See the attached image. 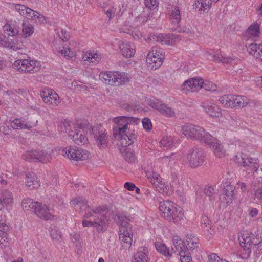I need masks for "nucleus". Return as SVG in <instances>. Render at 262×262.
<instances>
[{
  "instance_id": "f257e3e1",
  "label": "nucleus",
  "mask_w": 262,
  "mask_h": 262,
  "mask_svg": "<svg viewBox=\"0 0 262 262\" xmlns=\"http://www.w3.org/2000/svg\"><path fill=\"white\" fill-rule=\"evenodd\" d=\"M114 123L113 135L119 140V145L126 147L133 144L136 139V135L130 132L131 126L137 125L140 119L136 117L118 116L113 119Z\"/></svg>"
},
{
  "instance_id": "f03ea898",
  "label": "nucleus",
  "mask_w": 262,
  "mask_h": 262,
  "mask_svg": "<svg viewBox=\"0 0 262 262\" xmlns=\"http://www.w3.org/2000/svg\"><path fill=\"white\" fill-rule=\"evenodd\" d=\"M159 209L161 216L169 222L179 224H181L182 220H183L184 214L182 208L177 207L171 201L166 200L160 202Z\"/></svg>"
},
{
  "instance_id": "7ed1b4c3",
  "label": "nucleus",
  "mask_w": 262,
  "mask_h": 262,
  "mask_svg": "<svg viewBox=\"0 0 262 262\" xmlns=\"http://www.w3.org/2000/svg\"><path fill=\"white\" fill-rule=\"evenodd\" d=\"M239 239L241 246L244 251L243 253V258H248L252 250L254 251V254L257 257L259 256L261 250V246H259L261 243L260 238L256 237L254 234L245 233L242 234Z\"/></svg>"
},
{
  "instance_id": "20e7f679",
  "label": "nucleus",
  "mask_w": 262,
  "mask_h": 262,
  "mask_svg": "<svg viewBox=\"0 0 262 262\" xmlns=\"http://www.w3.org/2000/svg\"><path fill=\"white\" fill-rule=\"evenodd\" d=\"M77 127L86 130V134L90 135H94L97 144L100 148H106L108 142V135L106 133L100 130L99 126H92L88 121L78 124Z\"/></svg>"
},
{
  "instance_id": "39448f33",
  "label": "nucleus",
  "mask_w": 262,
  "mask_h": 262,
  "mask_svg": "<svg viewBox=\"0 0 262 262\" xmlns=\"http://www.w3.org/2000/svg\"><path fill=\"white\" fill-rule=\"evenodd\" d=\"M70 204L73 206H77L79 207L81 210L85 211L84 217L89 218L91 217H95L96 216L97 217H101L102 215L106 217L104 214V212L106 211V208L105 207L98 206L94 209L91 208L88 205L87 201L85 199L78 197L73 199L70 202Z\"/></svg>"
},
{
  "instance_id": "423d86ee",
  "label": "nucleus",
  "mask_w": 262,
  "mask_h": 262,
  "mask_svg": "<svg viewBox=\"0 0 262 262\" xmlns=\"http://www.w3.org/2000/svg\"><path fill=\"white\" fill-rule=\"evenodd\" d=\"M117 224L119 228V238L122 246L124 247H129L133 241V232L131 226L128 223V219L123 215H118Z\"/></svg>"
},
{
  "instance_id": "0eeeda50",
  "label": "nucleus",
  "mask_w": 262,
  "mask_h": 262,
  "mask_svg": "<svg viewBox=\"0 0 262 262\" xmlns=\"http://www.w3.org/2000/svg\"><path fill=\"white\" fill-rule=\"evenodd\" d=\"M99 78L106 84L116 86L124 84L129 81L128 74L117 71L102 72L99 74Z\"/></svg>"
},
{
  "instance_id": "6e6552de",
  "label": "nucleus",
  "mask_w": 262,
  "mask_h": 262,
  "mask_svg": "<svg viewBox=\"0 0 262 262\" xmlns=\"http://www.w3.org/2000/svg\"><path fill=\"white\" fill-rule=\"evenodd\" d=\"M181 130L187 138L198 140L205 143L206 135L209 134L206 132L201 126L193 124H186L182 126Z\"/></svg>"
},
{
  "instance_id": "1a4fd4ad",
  "label": "nucleus",
  "mask_w": 262,
  "mask_h": 262,
  "mask_svg": "<svg viewBox=\"0 0 262 262\" xmlns=\"http://www.w3.org/2000/svg\"><path fill=\"white\" fill-rule=\"evenodd\" d=\"M12 67L17 71L33 74L39 71L41 65L36 60L18 59L14 61Z\"/></svg>"
},
{
  "instance_id": "9d476101",
  "label": "nucleus",
  "mask_w": 262,
  "mask_h": 262,
  "mask_svg": "<svg viewBox=\"0 0 262 262\" xmlns=\"http://www.w3.org/2000/svg\"><path fill=\"white\" fill-rule=\"evenodd\" d=\"M164 59L163 50L157 46L153 47L149 51L146 62L151 69H157L162 64Z\"/></svg>"
},
{
  "instance_id": "9b49d317",
  "label": "nucleus",
  "mask_w": 262,
  "mask_h": 262,
  "mask_svg": "<svg viewBox=\"0 0 262 262\" xmlns=\"http://www.w3.org/2000/svg\"><path fill=\"white\" fill-rule=\"evenodd\" d=\"M64 157L75 161L85 160L89 158V154L85 150L77 146H68L62 150Z\"/></svg>"
},
{
  "instance_id": "f8f14e48",
  "label": "nucleus",
  "mask_w": 262,
  "mask_h": 262,
  "mask_svg": "<svg viewBox=\"0 0 262 262\" xmlns=\"http://www.w3.org/2000/svg\"><path fill=\"white\" fill-rule=\"evenodd\" d=\"M172 243L176 249L174 252L180 256L181 262H192L191 257L187 251V247L184 245L182 240L178 236H173Z\"/></svg>"
},
{
  "instance_id": "ddd939ff",
  "label": "nucleus",
  "mask_w": 262,
  "mask_h": 262,
  "mask_svg": "<svg viewBox=\"0 0 262 262\" xmlns=\"http://www.w3.org/2000/svg\"><path fill=\"white\" fill-rule=\"evenodd\" d=\"M23 158L28 161H39L47 163L52 159L50 153L45 151H29L23 155Z\"/></svg>"
},
{
  "instance_id": "4468645a",
  "label": "nucleus",
  "mask_w": 262,
  "mask_h": 262,
  "mask_svg": "<svg viewBox=\"0 0 262 262\" xmlns=\"http://www.w3.org/2000/svg\"><path fill=\"white\" fill-rule=\"evenodd\" d=\"M147 104L167 117H172L175 115V112L172 108L155 98L148 99Z\"/></svg>"
},
{
  "instance_id": "2eb2a0df",
  "label": "nucleus",
  "mask_w": 262,
  "mask_h": 262,
  "mask_svg": "<svg viewBox=\"0 0 262 262\" xmlns=\"http://www.w3.org/2000/svg\"><path fill=\"white\" fill-rule=\"evenodd\" d=\"M205 144L209 145L213 152L214 155L219 158L225 157L226 150L224 148L221 142L210 134L206 135Z\"/></svg>"
},
{
  "instance_id": "dca6fc26",
  "label": "nucleus",
  "mask_w": 262,
  "mask_h": 262,
  "mask_svg": "<svg viewBox=\"0 0 262 262\" xmlns=\"http://www.w3.org/2000/svg\"><path fill=\"white\" fill-rule=\"evenodd\" d=\"M203 79L200 77H194L185 81L181 86V90L184 93L196 92L203 86Z\"/></svg>"
},
{
  "instance_id": "f3484780",
  "label": "nucleus",
  "mask_w": 262,
  "mask_h": 262,
  "mask_svg": "<svg viewBox=\"0 0 262 262\" xmlns=\"http://www.w3.org/2000/svg\"><path fill=\"white\" fill-rule=\"evenodd\" d=\"M234 160L237 164L244 167H249L253 171L259 166L258 159L246 157L243 153L236 155L235 156Z\"/></svg>"
},
{
  "instance_id": "a211bd4d",
  "label": "nucleus",
  "mask_w": 262,
  "mask_h": 262,
  "mask_svg": "<svg viewBox=\"0 0 262 262\" xmlns=\"http://www.w3.org/2000/svg\"><path fill=\"white\" fill-rule=\"evenodd\" d=\"M40 95L47 105L57 106L60 103L58 94L51 89L45 88L40 92Z\"/></svg>"
},
{
  "instance_id": "6ab92c4d",
  "label": "nucleus",
  "mask_w": 262,
  "mask_h": 262,
  "mask_svg": "<svg viewBox=\"0 0 262 262\" xmlns=\"http://www.w3.org/2000/svg\"><path fill=\"white\" fill-rule=\"evenodd\" d=\"M108 221L104 215L101 217L95 218L93 221L84 219L82 221V226L83 227H94L97 232H100L105 231L107 229Z\"/></svg>"
},
{
  "instance_id": "aec40b11",
  "label": "nucleus",
  "mask_w": 262,
  "mask_h": 262,
  "mask_svg": "<svg viewBox=\"0 0 262 262\" xmlns=\"http://www.w3.org/2000/svg\"><path fill=\"white\" fill-rule=\"evenodd\" d=\"M150 39H153L163 45H172L178 42L181 38L180 35L177 34H161L151 36Z\"/></svg>"
},
{
  "instance_id": "412c9836",
  "label": "nucleus",
  "mask_w": 262,
  "mask_h": 262,
  "mask_svg": "<svg viewBox=\"0 0 262 262\" xmlns=\"http://www.w3.org/2000/svg\"><path fill=\"white\" fill-rule=\"evenodd\" d=\"M189 165L193 168L201 166L205 161L203 151L198 148L191 151L187 156Z\"/></svg>"
},
{
  "instance_id": "4be33fe9",
  "label": "nucleus",
  "mask_w": 262,
  "mask_h": 262,
  "mask_svg": "<svg viewBox=\"0 0 262 262\" xmlns=\"http://www.w3.org/2000/svg\"><path fill=\"white\" fill-rule=\"evenodd\" d=\"M33 207H34V212L39 218L48 220H51L54 217L52 210L50 209L46 205H42L40 202H35Z\"/></svg>"
},
{
  "instance_id": "5701e85b",
  "label": "nucleus",
  "mask_w": 262,
  "mask_h": 262,
  "mask_svg": "<svg viewBox=\"0 0 262 262\" xmlns=\"http://www.w3.org/2000/svg\"><path fill=\"white\" fill-rule=\"evenodd\" d=\"M126 5L124 3L117 1V3L113 6L110 7L107 10L104 9L107 16L109 18H113L115 15H121L125 10Z\"/></svg>"
},
{
  "instance_id": "b1692460",
  "label": "nucleus",
  "mask_w": 262,
  "mask_h": 262,
  "mask_svg": "<svg viewBox=\"0 0 262 262\" xmlns=\"http://www.w3.org/2000/svg\"><path fill=\"white\" fill-rule=\"evenodd\" d=\"M145 173L147 179L152 185L158 189H164V183L158 173L153 170H147Z\"/></svg>"
},
{
  "instance_id": "393cba45",
  "label": "nucleus",
  "mask_w": 262,
  "mask_h": 262,
  "mask_svg": "<svg viewBox=\"0 0 262 262\" xmlns=\"http://www.w3.org/2000/svg\"><path fill=\"white\" fill-rule=\"evenodd\" d=\"M83 121H86V120H83L80 122H78L76 124V127L78 128V130L75 129V133L72 134L73 132L69 133V136L71 137L73 141L77 144H85L87 143L88 138L83 135V133H86V130L83 131V129L79 128L77 127V124L83 122Z\"/></svg>"
},
{
  "instance_id": "a878e982",
  "label": "nucleus",
  "mask_w": 262,
  "mask_h": 262,
  "mask_svg": "<svg viewBox=\"0 0 262 262\" xmlns=\"http://www.w3.org/2000/svg\"><path fill=\"white\" fill-rule=\"evenodd\" d=\"M119 48L123 56L126 58L133 57L136 53V46L133 42L123 41Z\"/></svg>"
},
{
  "instance_id": "bb28decb",
  "label": "nucleus",
  "mask_w": 262,
  "mask_h": 262,
  "mask_svg": "<svg viewBox=\"0 0 262 262\" xmlns=\"http://www.w3.org/2000/svg\"><path fill=\"white\" fill-rule=\"evenodd\" d=\"M196 201L200 203L204 202V200L206 197H208L210 201L215 200L216 196V191L215 188L213 186H206L204 188L203 194L201 192L196 193Z\"/></svg>"
},
{
  "instance_id": "cd10ccee",
  "label": "nucleus",
  "mask_w": 262,
  "mask_h": 262,
  "mask_svg": "<svg viewBox=\"0 0 262 262\" xmlns=\"http://www.w3.org/2000/svg\"><path fill=\"white\" fill-rule=\"evenodd\" d=\"M0 45L2 46L9 48L12 50L16 51L22 49L23 44L17 39H13L9 40L5 37H0Z\"/></svg>"
},
{
  "instance_id": "c85d7f7f",
  "label": "nucleus",
  "mask_w": 262,
  "mask_h": 262,
  "mask_svg": "<svg viewBox=\"0 0 262 262\" xmlns=\"http://www.w3.org/2000/svg\"><path fill=\"white\" fill-rule=\"evenodd\" d=\"M26 185L29 189H36L40 186L39 180L33 172H28L26 177Z\"/></svg>"
},
{
  "instance_id": "c756f323",
  "label": "nucleus",
  "mask_w": 262,
  "mask_h": 262,
  "mask_svg": "<svg viewBox=\"0 0 262 262\" xmlns=\"http://www.w3.org/2000/svg\"><path fill=\"white\" fill-rule=\"evenodd\" d=\"M235 186L232 185H227L224 189L223 197L221 198L222 201L226 204L231 203L235 195Z\"/></svg>"
},
{
  "instance_id": "7c9ffc66",
  "label": "nucleus",
  "mask_w": 262,
  "mask_h": 262,
  "mask_svg": "<svg viewBox=\"0 0 262 262\" xmlns=\"http://www.w3.org/2000/svg\"><path fill=\"white\" fill-rule=\"evenodd\" d=\"M148 253L146 247H141L133 256L132 262H148Z\"/></svg>"
},
{
  "instance_id": "2f4dec72",
  "label": "nucleus",
  "mask_w": 262,
  "mask_h": 262,
  "mask_svg": "<svg viewBox=\"0 0 262 262\" xmlns=\"http://www.w3.org/2000/svg\"><path fill=\"white\" fill-rule=\"evenodd\" d=\"M202 107L204 111L212 117H219L222 115L221 109L216 104L203 103Z\"/></svg>"
},
{
  "instance_id": "473e14b6",
  "label": "nucleus",
  "mask_w": 262,
  "mask_h": 262,
  "mask_svg": "<svg viewBox=\"0 0 262 262\" xmlns=\"http://www.w3.org/2000/svg\"><path fill=\"white\" fill-rule=\"evenodd\" d=\"M182 241L184 245L187 247V251L188 250H193L199 247V239L194 234H187L185 240Z\"/></svg>"
},
{
  "instance_id": "72a5a7b5",
  "label": "nucleus",
  "mask_w": 262,
  "mask_h": 262,
  "mask_svg": "<svg viewBox=\"0 0 262 262\" xmlns=\"http://www.w3.org/2000/svg\"><path fill=\"white\" fill-rule=\"evenodd\" d=\"M201 226L203 228L207 237L209 239L211 238L214 233V231L208 217L206 216H203L201 220Z\"/></svg>"
},
{
  "instance_id": "f704fd0d",
  "label": "nucleus",
  "mask_w": 262,
  "mask_h": 262,
  "mask_svg": "<svg viewBox=\"0 0 262 262\" xmlns=\"http://www.w3.org/2000/svg\"><path fill=\"white\" fill-rule=\"evenodd\" d=\"M0 198L2 200L3 206L5 205L7 210L10 209L13 204L12 193L8 190H5L2 192L1 198Z\"/></svg>"
},
{
  "instance_id": "c9c22d12",
  "label": "nucleus",
  "mask_w": 262,
  "mask_h": 262,
  "mask_svg": "<svg viewBox=\"0 0 262 262\" xmlns=\"http://www.w3.org/2000/svg\"><path fill=\"white\" fill-rule=\"evenodd\" d=\"M7 228L5 216L0 213V244H4L8 241L7 234L5 231Z\"/></svg>"
},
{
  "instance_id": "e433bc0d",
  "label": "nucleus",
  "mask_w": 262,
  "mask_h": 262,
  "mask_svg": "<svg viewBox=\"0 0 262 262\" xmlns=\"http://www.w3.org/2000/svg\"><path fill=\"white\" fill-rule=\"evenodd\" d=\"M205 57L210 60H213L218 62L230 63L232 59L229 57H224L218 53L208 52L206 54Z\"/></svg>"
},
{
  "instance_id": "4c0bfd02",
  "label": "nucleus",
  "mask_w": 262,
  "mask_h": 262,
  "mask_svg": "<svg viewBox=\"0 0 262 262\" xmlns=\"http://www.w3.org/2000/svg\"><path fill=\"white\" fill-rule=\"evenodd\" d=\"M155 247L158 252L165 256H171L173 253H176V252H174L176 249L174 246L172 247L171 250H170L164 244L157 242L155 243Z\"/></svg>"
},
{
  "instance_id": "58836bf2",
  "label": "nucleus",
  "mask_w": 262,
  "mask_h": 262,
  "mask_svg": "<svg viewBox=\"0 0 262 262\" xmlns=\"http://www.w3.org/2000/svg\"><path fill=\"white\" fill-rule=\"evenodd\" d=\"M169 17L172 24L177 25L180 22L181 17L179 7L174 6L171 8Z\"/></svg>"
},
{
  "instance_id": "ea45409f",
  "label": "nucleus",
  "mask_w": 262,
  "mask_h": 262,
  "mask_svg": "<svg viewBox=\"0 0 262 262\" xmlns=\"http://www.w3.org/2000/svg\"><path fill=\"white\" fill-rule=\"evenodd\" d=\"M82 58L83 61L93 63H97L100 60V55L94 52L85 53L82 55Z\"/></svg>"
},
{
  "instance_id": "a19ab883",
  "label": "nucleus",
  "mask_w": 262,
  "mask_h": 262,
  "mask_svg": "<svg viewBox=\"0 0 262 262\" xmlns=\"http://www.w3.org/2000/svg\"><path fill=\"white\" fill-rule=\"evenodd\" d=\"M14 7L21 15L27 18H30L31 16H32L33 10L31 8L20 4H15Z\"/></svg>"
},
{
  "instance_id": "79ce46f5",
  "label": "nucleus",
  "mask_w": 262,
  "mask_h": 262,
  "mask_svg": "<svg viewBox=\"0 0 262 262\" xmlns=\"http://www.w3.org/2000/svg\"><path fill=\"white\" fill-rule=\"evenodd\" d=\"M211 0H196L194 7L199 8V10L204 12H207L211 7Z\"/></svg>"
},
{
  "instance_id": "37998d69",
  "label": "nucleus",
  "mask_w": 262,
  "mask_h": 262,
  "mask_svg": "<svg viewBox=\"0 0 262 262\" xmlns=\"http://www.w3.org/2000/svg\"><path fill=\"white\" fill-rule=\"evenodd\" d=\"M233 107H243L249 103V99L246 96L233 95Z\"/></svg>"
},
{
  "instance_id": "c03bdc74",
  "label": "nucleus",
  "mask_w": 262,
  "mask_h": 262,
  "mask_svg": "<svg viewBox=\"0 0 262 262\" xmlns=\"http://www.w3.org/2000/svg\"><path fill=\"white\" fill-rule=\"evenodd\" d=\"M252 187L255 199L262 203V183L254 181L252 183Z\"/></svg>"
},
{
  "instance_id": "a18cd8bd",
  "label": "nucleus",
  "mask_w": 262,
  "mask_h": 262,
  "mask_svg": "<svg viewBox=\"0 0 262 262\" xmlns=\"http://www.w3.org/2000/svg\"><path fill=\"white\" fill-rule=\"evenodd\" d=\"M178 140H176L172 137L166 136L164 137L160 142L161 147L166 148H171L173 145L178 143Z\"/></svg>"
},
{
  "instance_id": "49530a36",
  "label": "nucleus",
  "mask_w": 262,
  "mask_h": 262,
  "mask_svg": "<svg viewBox=\"0 0 262 262\" xmlns=\"http://www.w3.org/2000/svg\"><path fill=\"white\" fill-rule=\"evenodd\" d=\"M11 127L14 129H21L23 128H28L30 126L28 125L25 119H15L13 120L10 124Z\"/></svg>"
},
{
  "instance_id": "de8ad7c7",
  "label": "nucleus",
  "mask_w": 262,
  "mask_h": 262,
  "mask_svg": "<svg viewBox=\"0 0 262 262\" xmlns=\"http://www.w3.org/2000/svg\"><path fill=\"white\" fill-rule=\"evenodd\" d=\"M259 34V26L257 24H252L246 31V35L251 38L257 37Z\"/></svg>"
},
{
  "instance_id": "09e8293b",
  "label": "nucleus",
  "mask_w": 262,
  "mask_h": 262,
  "mask_svg": "<svg viewBox=\"0 0 262 262\" xmlns=\"http://www.w3.org/2000/svg\"><path fill=\"white\" fill-rule=\"evenodd\" d=\"M219 101L221 103L227 107H233L234 106L233 95H224L220 98Z\"/></svg>"
},
{
  "instance_id": "8fccbe9b",
  "label": "nucleus",
  "mask_w": 262,
  "mask_h": 262,
  "mask_svg": "<svg viewBox=\"0 0 262 262\" xmlns=\"http://www.w3.org/2000/svg\"><path fill=\"white\" fill-rule=\"evenodd\" d=\"M3 30L6 34L11 37L16 35L19 32L17 27L9 24H6L3 26Z\"/></svg>"
},
{
  "instance_id": "3c124183",
  "label": "nucleus",
  "mask_w": 262,
  "mask_h": 262,
  "mask_svg": "<svg viewBox=\"0 0 262 262\" xmlns=\"http://www.w3.org/2000/svg\"><path fill=\"white\" fill-rule=\"evenodd\" d=\"M22 31L25 37H29L34 32V27L29 23H24L22 25Z\"/></svg>"
},
{
  "instance_id": "603ef678",
  "label": "nucleus",
  "mask_w": 262,
  "mask_h": 262,
  "mask_svg": "<svg viewBox=\"0 0 262 262\" xmlns=\"http://www.w3.org/2000/svg\"><path fill=\"white\" fill-rule=\"evenodd\" d=\"M35 202H33V200L29 198L24 199L21 202V206L25 211H28L30 209L34 210Z\"/></svg>"
},
{
  "instance_id": "864d4df0",
  "label": "nucleus",
  "mask_w": 262,
  "mask_h": 262,
  "mask_svg": "<svg viewBox=\"0 0 262 262\" xmlns=\"http://www.w3.org/2000/svg\"><path fill=\"white\" fill-rule=\"evenodd\" d=\"M254 178L256 179L255 181L258 183H262V164L259 165L253 172Z\"/></svg>"
},
{
  "instance_id": "5fc2aeb1",
  "label": "nucleus",
  "mask_w": 262,
  "mask_h": 262,
  "mask_svg": "<svg viewBox=\"0 0 262 262\" xmlns=\"http://www.w3.org/2000/svg\"><path fill=\"white\" fill-rule=\"evenodd\" d=\"M59 51L63 56H64L67 59L71 58L75 56L74 52L72 51H71L69 47H66L65 46H63V49H59Z\"/></svg>"
},
{
  "instance_id": "6e6d98bb",
  "label": "nucleus",
  "mask_w": 262,
  "mask_h": 262,
  "mask_svg": "<svg viewBox=\"0 0 262 262\" xmlns=\"http://www.w3.org/2000/svg\"><path fill=\"white\" fill-rule=\"evenodd\" d=\"M258 44L256 43H251L247 47L248 52L255 58L258 57Z\"/></svg>"
},
{
  "instance_id": "4d7b16f0",
  "label": "nucleus",
  "mask_w": 262,
  "mask_h": 262,
  "mask_svg": "<svg viewBox=\"0 0 262 262\" xmlns=\"http://www.w3.org/2000/svg\"><path fill=\"white\" fill-rule=\"evenodd\" d=\"M30 18L39 23H44L46 22V18L45 16L40 14L39 12L34 10H33L32 16H31Z\"/></svg>"
},
{
  "instance_id": "13d9d810",
  "label": "nucleus",
  "mask_w": 262,
  "mask_h": 262,
  "mask_svg": "<svg viewBox=\"0 0 262 262\" xmlns=\"http://www.w3.org/2000/svg\"><path fill=\"white\" fill-rule=\"evenodd\" d=\"M123 153V156H124L126 161L130 163L134 161L135 157L134 154L132 151L128 150L127 148H124Z\"/></svg>"
},
{
  "instance_id": "bf43d9fd",
  "label": "nucleus",
  "mask_w": 262,
  "mask_h": 262,
  "mask_svg": "<svg viewBox=\"0 0 262 262\" xmlns=\"http://www.w3.org/2000/svg\"><path fill=\"white\" fill-rule=\"evenodd\" d=\"M145 6L150 10L157 9L158 7V2L157 0H144Z\"/></svg>"
},
{
  "instance_id": "052dcab7",
  "label": "nucleus",
  "mask_w": 262,
  "mask_h": 262,
  "mask_svg": "<svg viewBox=\"0 0 262 262\" xmlns=\"http://www.w3.org/2000/svg\"><path fill=\"white\" fill-rule=\"evenodd\" d=\"M203 83H204L202 88H204L206 91L213 92L216 90L217 86L212 82L209 81L203 80Z\"/></svg>"
},
{
  "instance_id": "680f3d73",
  "label": "nucleus",
  "mask_w": 262,
  "mask_h": 262,
  "mask_svg": "<svg viewBox=\"0 0 262 262\" xmlns=\"http://www.w3.org/2000/svg\"><path fill=\"white\" fill-rule=\"evenodd\" d=\"M173 156V154H171L169 156L161 157L159 160H160V162L167 165L169 164L171 161H174L175 160Z\"/></svg>"
},
{
  "instance_id": "e2e57ef3",
  "label": "nucleus",
  "mask_w": 262,
  "mask_h": 262,
  "mask_svg": "<svg viewBox=\"0 0 262 262\" xmlns=\"http://www.w3.org/2000/svg\"><path fill=\"white\" fill-rule=\"evenodd\" d=\"M209 262H228L220 257L215 253H212L209 256Z\"/></svg>"
},
{
  "instance_id": "0e129e2a",
  "label": "nucleus",
  "mask_w": 262,
  "mask_h": 262,
  "mask_svg": "<svg viewBox=\"0 0 262 262\" xmlns=\"http://www.w3.org/2000/svg\"><path fill=\"white\" fill-rule=\"evenodd\" d=\"M143 127L147 130H150L152 128V124L150 119L148 118H144L142 121Z\"/></svg>"
},
{
  "instance_id": "69168bd1",
  "label": "nucleus",
  "mask_w": 262,
  "mask_h": 262,
  "mask_svg": "<svg viewBox=\"0 0 262 262\" xmlns=\"http://www.w3.org/2000/svg\"><path fill=\"white\" fill-rule=\"evenodd\" d=\"M50 235L53 239H59L61 238V232L56 229H52L50 231Z\"/></svg>"
},
{
  "instance_id": "338daca9",
  "label": "nucleus",
  "mask_w": 262,
  "mask_h": 262,
  "mask_svg": "<svg viewBox=\"0 0 262 262\" xmlns=\"http://www.w3.org/2000/svg\"><path fill=\"white\" fill-rule=\"evenodd\" d=\"M124 188L128 190L133 191L136 188V186L132 183L126 182L124 185Z\"/></svg>"
},
{
  "instance_id": "774afa93",
  "label": "nucleus",
  "mask_w": 262,
  "mask_h": 262,
  "mask_svg": "<svg viewBox=\"0 0 262 262\" xmlns=\"http://www.w3.org/2000/svg\"><path fill=\"white\" fill-rule=\"evenodd\" d=\"M258 214V210L256 208H252L249 209V214L252 217H254L257 216Z\"/></svg>"
}]
</instances>
